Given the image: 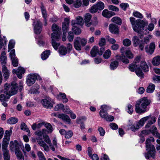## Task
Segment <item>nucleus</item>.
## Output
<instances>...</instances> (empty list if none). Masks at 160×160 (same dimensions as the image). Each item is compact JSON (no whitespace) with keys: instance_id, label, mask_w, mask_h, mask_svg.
<instances>
[{"instance_id":"a211bd4d","label":"nucleus","mask_w":160,"mask_h":160,"mask_svg":"<svg viewBox=\"0 0 160 160\" xmlns=\"http://www.w3.org/2000/svg\"><path fill=\"white\" fill-rule=\"evenodd\" d=\"M92 18V15L89 13L86 14L84 18L85 25L87 27H89L91 25L90 21Z\"/></svg>"},{"instance_id":"f257e3e1","label":"nucleus","mask_w":160,"mask_h":160,"mask_svg":"<svg viewBox=\"0 0 160 160\" xmlns=\"http://www.w3.org/2000/svg\"><path fill=\"white\" fill-rule=\"evenodd\" d=\"M4 88L3 93L10 96L16 94L18 89L20 92L22 91L23 88V83L20 82L18 86L15 82H13L11 84L6 83L4 85Z\"/></svg>"},{"instance_id":"bf43d9fd","label":"nucleus","mask_w":160,"mask_h":160,"mask_svg":"<svg viewBox=\"0 0 160 160\" xmlns=\"http://www.w3.org/2000/svg\"><path fill=\"white\" fill-rule=\"evenodd\" d=\"M44 126L48 130V131H47L48 133L49 132H52L53 130L52 128L51 125L50 123H46L44 124Z\"/></svg>"},{"instance_id":"8fccbe9b","label":"nucleus","mask_w":160,"mask_h":160,"mask_svg":"<svg viewBox=\"0 0 160 160\" xmlns=\"http://www.w3.org/2000/svg\"><path fill=\"white\" fill-rule=\"evenodd\" d=\"M41 8L43 17L44 18H47V12L44 7L42 4V6L41 7Z\"/></svg>"},{"instance_id":"49530a36","label":"nucleus","mask_w":160,"mask_h":160,"mask_svg":"<svg viewBox=\"0 0 160 160\" xmlns=\"http://www.w3.org/2000/svg\"><path fill=\"white\" fill-rule=\"evenodd\" d=\"M95 5L97 6L96 8L98 10V9L100 10H102L104 7V3L101 2H99Z\"/></svg>"},{"instance_id":"2f4dec72","label":"nucleus","mask_w":160,"mask_h":160,"mask_svg":"<svg viewBox=\"0 0 160 160\" xmlns=\"http://www.w3.org/2000/svg\"><path fill=\"white\" fill-rule=\"evenodd\" d=\"M150 118V116H148L142 118L138 122V125L140 127L142 126L144 124L145 122L148 119H149Z\"/></svg>"},{"instance_id":"473e14b6","label":"nucleus","mask_w":160,"mask_h":160,"mask_svg":"<svg viewBox=\"0 0 160 160\" xmlns=\"http://www.w3.org/2000/svg\"><path fill=\"white\" fill-rule=\"evenodd\" d=\"M50 51L49 50H47L44 51L41 55V57L43 60L46 59L49 56Z\"/></svg>"},{"instance_id":"20e7f679","label":"nucleus","mask_w":160,"mask_h":160,"mask_svg":"<svg viewBox=\"0 0 160 160\" xmlns=\"http://www.w3.org/2000/svg\"><path fill=\"white\" fill-rule=\"evenodd\" d=\"M52 30L53 33L51 35L52 38V46L55 50H57L60 45L59 43L56 42L59 39L61 34V29L55 23L53 24L52 26Z\"/></svg>"},{"instance_id":"052dcab7","label":"nucleus","mask_w":160,"mask_h":160,"mask_svg":"<svg viewBox=\"0 0 160 160\" xmlns=\"http://www.w3.org/2000/svg\"><path fill=\"white\" fill-rule=\"evenodd\" d=\"M140 128V126L138 124H133L130 128V129L133 131L135 132L137 130Z\"/></svg>"},{"instance_id":"412c9836","label":"nucleus","mask_w":160,"mask_h":160,"mask_svg":"<svg viewBox=\"0 0 160 160\" xmlns=\"http://www.w3.org/2000/svg\"><path fill=\"white\" fill-rule=\"evenodd\" d=\"M102 15L107 18H110L112 16L114 15L115 13L112 12H109L107 9L104 10L102 12Z\"/></svg>"},{"instance_id":"cd10ccee","label":"nucleus","mask_w":160,"mask_h":160,"mask_svg":"<svg viewBox=\"0 0 160 160\" xmlns=\"http://www.w3.org/2000/svg\"><path fill=\"white\" fill-rule=\"evenodd\" d=\"M48 133V132L46 129H42V130H38L36 131L35 132V134L36 135H37L39 136H41L42 135H44V134H46Z\"/></svg>"},{"instance_id":"c756f323","label":"nucleus","mask_w":160,"mask_h":160,"mask_svg":"<svg viewBox=\"0 0 160 160\" xmlns=\"http://www.w3.org/2000/svg\"><path fill=\"white\" fill-rule=\"evenodd\" d=\"M140 67L145 72H147L148 71V68L147 64L145 62L142 61L140 62Z\"/></svg>"},{"instance_id":"0e129e2a","label":"nucleus","mask_w":160,"mask_h":160,"mask_svg":"<svg viewBox=\"0 0 160 160\" xmlns=\"http://www.w3.org/2000/svg\"><path fill=\"white\" fill-rule=\"evenodd\" d=\"M64 106L62 104H59L57 105L54 108V110L56 111L62 109L63 108Z\"/></svg>"},{"instance_id":"ea45409f","label":"nucleus","mask_w":160,"mask_h":160,"mask_svg":"<svg viewBox=\"0 0 160 160\" xmlns=\"http://www.w3.org/2000/svg\"><path fill=\"white\" fill-rule=\"evenodd\" d=\"M118 65V61H115L112 62L110 65V68L112 70H114L117 68Z\"/></svg>"},{"instance_id":"c03bdc74","label":"nucleus","mask_w":160,"mask_h":160,"mask_svg":"<svg viewBox=\"0 0 160 160\" xmlns=\"http://www.w3.org/2000/svg\"><path fill=\"white\" fill-rule=\"evenodd\" d=\"M4 160H10V154L9 151H2Z\"/></svg>"},{"instance_id":"a19ab883","label":"nucleus","mask_w":160,"mask_h":160,"mask_svg":"<svg viewBox=\"0 0 160 160\" xmlns=\"http://www.w3.org/2000/svg\"><path fill=\"white\" fill-rule=\"evenodd\" d=\"M10 96L9 95H6L3 93L0 95V100L2 102L3 101H6L9 98Z\"/></svg>"},{"instance_id":"c9c22d12","label":"nucleus","mask_w":160,"mask_h":160,"mask_svg":"<svg viewBox=\"0 0 160 160\" xmlns=\"http://www.w3.org/2000/svg\"><path fill=\"white\" fill-rule=\"evenodd\" d=\"M12 131L10 130L9 131L7 130L5 131L4 140L9 141L11 134L12 133Z\"/></svg>"},{"instance_id":"4d7b16f0","label":"nucleus","mask_w":160,"mask_h":160,"mask_svg":"<svg viewBox=\"0 0 160 160\" xmlns=\"http://www.w3.org/2000/svg\"><path fill=\"white\" fill-rule=\"evenodd\" d=\"M100 116L102 118H105L106 117L108 116V114L107 112V111L103 110H101L100 112Z\"/></svg>"},{"instance_id":"39448f33","label":"nucleus","mask_w":160,"mask_h":160,"mask_svg":"<svg viewBox=\"0 0 160 160\" xmlns=\"http://www.w3.org/2000/svg\"><path fill=\"white\" fill-rule=\"evenodd\" d=\"M149 40V39L148 37L144 38V40H140L138 37L136 36H134L132 39L134 46L135 47L138 46L139 48L141 50H143L145 44L148 43Z\"/></svg>"},{"instance_id":"72a5a7b5","label":"nucleus","mask_w":160,"mask_h":160,"mask_svg":"<svg viewBox=\"0 0 160 160\" xmlns=\"http://www.w3.org/2000/svg\"><path fill=\"white\" fill-rule=\"evenodd\" d=\"M16 155L18 159L19 160H24V158L21 152L20 149L15 151Z\"/></svg>"},{"instance_id":"f03ea898","label":"nucleus","mask_w":160,"mask_h":160,"mask_svg":"<svg viewBox=\"0 0 160 160\" xmlns=\"http://www.w3.org/2000/svg\"><path fill=\"white\" fill-rule=\"evenodd\" d=\"M130 22L132 25L134 30L137 32L138 36L140 38H142L143 37V28L145 26V22L142 20L138 19L136 21L135 18L131 17L130 18Z\"/></svg>"},{"instance_id":"1a4fd4ad","label":"nucleus","mask_w":160,"mask_h":160,"mask_svg":"<svg viewBox=\"0 0 160 160\" xmlns=\"http://www.w3.org/2000/svg\"><path fill=\"white\" fill-rule=\"evenodd\" d=\"M10 57L13 66L14 67L17 66L18 65V61L17 58L15 56V52L14 49L12 50L10 52Z\"/></svg>"},{"instance_id":"f3484780","label":"nucleus","mask_w":160,"mask_h":160,"mask_svg":"<svg viewBox=\"0 0 160 160\" xmlns=\"http://www.w3.org/2000/svg\"><path fill=\"white\" fill-rule=\"evenodd\" d=\"M0 62L2 65V67H6L7 62L6 55L4 51H3L0 56Z\"/></svg>"},{"instance_id":"0eeeda50","label":"nucleus","mask_w":160,"mask_h":160,"mask_svg":"<svg viewBox=\"0 0 160 160\" xmlns=\"http://www.w3.org/2000/svg\"><path fill=\"white\" fill-rule=\"evenodd\" d=\"M124 50L125 48L124 47L120 49V52L122 54L121 55V56L117 55L116 56V58L117 60L121 61L123 63L125 64H128L129 63V61L124 55Z\"/></svg>"},{"instance_id":"13d9d810","label":"nucleus","mask_w":160,"mask_h":160,"mask_svg":"<svg viewBox=\"0 0 160 160\" xmlns=\"http://www.w3.org/2000/svg\"><path fill=\"white\" fill-rule=\"evenodd\" d=\"M68 38L69 42H72L73 41L74 38V35L72 32L70 31L68 33Z\"/></svg>"},{"instance_id":"a878e982","label":"nucleus","mask_w":160,"mask_h":160,"mask_svg":"<svg viewBox=\"0 0 160 160\" xmlns=\"http://www.w3.org/2000/svg\"><path fill=\"white\" fill-rule=\"evenodd\" d=\"M2 72L3 73L4 78L7 79L9 76V72L8 70L6 67H2Z\"/></svg>"},{"instance_id":"09e8293b","label":"nucleus","mask_w":160,"mask_h":160,"mask_svg":"<svg viewBox=\"0 0 160 160\" xmlns=\"http://www.w3.org/2000/svg\"><path fill=\"white\" fill-rule=\"evenodd\" d=\"M58 97H60L62 98L63 99V102L66 103L68 101V99L66 97V96L65 93L60 92L59 93V95H58Z\"/></svg>"},{"instance_id":"774afa93","label":"nucleus","mask_w":160,"mask_h":160,"mask_svg":"<svg viewBox=\"0 0 160 160\" xmlns=\"http://www.w3.org/2000/svg\"><path fill=\"white\" fill-rule=\"evenodd\" d=\"M108 8L110 10L116 12L118 11L119 10L118 7L113 5L109 6Z\"/></svg>"},{"instance_id":"7ed1b4c3","label":"nucleus","mask_w":160,"mask_h":160,"mask_svg":"<svg viewBox=\"0 0 160 160\" xmlns=\"http://www.w3.org/2000/svg\"><path fill=\"white\" fill-rule=\"evenodd\" d=\"M150 100L146 97H144L138 101L135 104V111L138 113H142L147 112L149 109L147 108L150 104Z\"/></svg>"},{"instance_id":"7c9ffc66","label":"nucleus","mask_w":160,"mask_h":160,"mask_svg":"<svg viewBox=\"0 0 160 160\" xmlns=\"http://www.w3.org/2000/svg\"><path fill=\"white\" fill-rule=\"evenodd\" d=\"M155 86L154 84L150 83L147 89V92L148 93H152L155 90Z\"/></svg>"},{"instance_id":"6e6552de","label":"nucleus","mask_w":160,"mask_h":160,"mask_svg":"<svg viewBox=\"0 0 160 160\" xmlns=\"http://www.w3.org/2000/svg\"><path fill=\"white\" fill-rule=\"evenodd\" d=\"M37 79V76L35 74H28L27 77L26 83L29 86L32 85L34 83L36 80Z\"/></svg>"},{"instance_id":"6e6d98bb","label":"nucleus","mask_w":160,"mask_h":160,"mask_svg":"<svg viewBox=\"0 0 160 160\" xmlns=\"http://www.w3.org/2000/svg\"><path fill=\"white\" fill-rule=\"evenodd\" d=\"M139 68H138L136 70V73L138 76L141 78H143L144 76V74L142 72V70H139Z\"/></svg>"},{"instance_id":"f704fd0d","label":"nucleus","mask_w":160,"mask_h":160,"mask_svg":"<svg viewBox=\"0 0 160 160\" xmlns=\"http://www.w3.org/2000/svg\"><path fill=\"white\" fill-rule=\"evenodd\" d=\"M18 121V118H16L12 117L7 120V123L9 124H13L17 123Z\"/></svg>"},{"instance_id":"9b49d317","label":"nucleus","mask_w":160,"mask_h":160,"mask_svg":"<svg viewBox=\"0 0 160 160\" xmlns=\"http://www.w3.org/2000/svg\"><path fill=\"white\" fill-rule=\"evenodd\" d=\"M36 140L39 145L42 147L45 151L47 152L49 151V146L43 140L42 138L38 137L37 138Z\"/></svg>"},{"instance_id":"b1692460","label":"nucleus","mask_w":160,"mask_h":160,"mask_svg":"<svg viewBox=\"0 0 160 160\" xmlns=\"http://www.w3.org/2000/svg\"><path fill=\"white\" fill-rule=\"evenodd\" d=\"M99 50L98 47L96 46H94L92 49L90 53L92 57H95L97 54H99Z\"/></svg>"},{"instance_id":"69168bd1","label":"nucleus","mask_w":160,"mask_h":160,"mask_svg":"<svg viewBox=\"0 0 160 160\" xmlns=\"http://www.w3.org/2000/svg\"><path fill=\"white\" fill-rule=\"evenodd\" d=\"M37 154L40 160H46L43 154L41 152H38Z\"/></svg>"},{"instance_id":"3c124183","label":"nucleus","mask_w":160,"mask_h":160,"mask_svg":"<svg viewBox=\"0 0 160 160\" xmlns=\"http://www.w3.org/2000/svg\"><path fill=\"white\" fill-rule=\"evenodd\" d=\"M73 132L71 130L66 131L65 134V138L66 139H69L71 138L73 136Z\"/></svg>"},{"instance_id":"c85d7f7f","label":"nucleus","mask_w":160,"mask_h":160,"mask_svg":"<svg viewBox=\"0 0 160 160\" xmlns=\"http://www.w3.org/2000/svg\"><path fill=\"white\" fill-rule=\"evenodd\" d=\"M58 52L59 54L62 55H66L68 52L66 48L64 46H61L59 49Z\"/></svg>"},{"instance_id":"ddd939ff","label":"nucleus","mask_w":160,"mask_h":160,"mask_svg":"<svg viewBox=\"0 0 160 160\" xmlns=\"http://www.w3.org/2000/svg\"><path fill=\"white\" fill-rule=\"evenodd\" d=\"M69 21L67 18L64 19V21L62 23V29L63 34H66L69 30Z\"/></svg>"},{"instance_id":"5fc2aeb1","label":"nucleus","mask_w":160,"mask_h":160,"mask_svg":"<svg viewBox=\"0 0 160 160\" xmlns=\"http://www.w3.org/2000/svg\"><path fill=\"white\" fill-rule=\"evenodd\" d=\"M43 138L44 140V141L48 144L49 145V144H51V141L50 138L49 136L46 135H43Z\"/></svg>"},{"instance_id":"f8f14e48","label":"nucleus","mask_w":160,"mask_h":160,"mask_svg":"<svg viewBox=\"0 0 160 160\" xmlns=\"http://www.w3.org/2000/svg\"><path fill=\"white\" fill-rule=\"evenodd\" d=\"M52 100L49 97H46L42 100V103L43 106L47 108H51L52 107V104L51 103Z\"/></svg>"},{"instance_id":"423d86ee","label":"nucleus","mask_w":160,"mask_h":160,"mask_svg":"<svg viewBox=\"0 0 160 160\" xmlns=\"http://www.w3.org/2000/svg\"><path fill=\"white\" fill-rule=\"evenodd\" d=\"M146 150L148 151L147 153L145 154V157L147 159L149 158V155L150 157L154 158L155 157V148L154 146L152 144H146Z\"/></svg>"},{"instance_id":"dca6fc26","label":"nucleus","mask_w":160,"mask_h":160,"mask_svg":"<svg viewBox=\"0 0 160 160\" xmlns=\"http://www.w3.org/2000/svg\"><path fill=\"white\" fill-rule=\"evenodd\" d=\"M109 30L111 32L116 34L118 33L119 29L118 26L113 24H111L109 26Z\"/></svg>"},{"instance_id":"e2e57ef3","label":"nucleus","mask_w":160,"mask_h":160,"mask_svg":"<svg viewBox=\"0 0 160 160\" xmlns=\"http://www.w3.org/2000/svg\"><path fill=\"white\" fill-rule=\"evenodd\" d=\"M155 141V139L153 137H151L147 139L146 141L145 144H151V142H154Z\"/></svg>"},{"instance_id":"9d476101","label":"nucleus","mask_w":160,"mask_h":160,"mask_svg":"<svg viewBox=\"0 0 160 160\" xmlns=\"http://www.w3.org/2000/svg\"><path fill=\"white\" fill-rule=\"evenodd\" d=\"M33 25L35 33L39 34L40 33L42 30V24L39 20L34 22Z\"/></svg>"},{"instance_id":"79ce46f5","label":"nucleus","mask_w":160,"mask_h":160,"mask_svg":"<svg viewBox=\"0 0 160 160\" xmlns=\"http://www.w3.org/2000/svg\"><path fill=\"white\" fill-rule=\"evenodd\" d=\"M138 68H139L138 66V65L135 63L131 64L129 65V69L132 72L134 71L135 69H137Z\"/></svg>"},{"instance_id":"de8ad7c7","label":"nucleus","mask_w":160,"mask_h":160,"mask_svg":"<svg viewBox=\"0 0 160 160\" xmlns=\"http://www.w3.org/2000/svg\"><path fill=\"white\" fill-rule=\"evenodd\" d=\"M21 129L22 130H25L28 133H30V131L29 129L27 128L26 124L24 122H22L20 125Z\"/></svg>"},{"instance_id":"680f3d73","label":"nucleus","mask_w":160,"mask_h":160,"mask_svg":"<svg viewBox=\"0 0 160 160\" xmlns=\"http://www.w3.org/2000/svg\"><path fill=\"white\" fill-rule=\"evenodd\" d=\"M133 15L134 17L140 19H142L143 18V16L142 14L137 11L133 12Z\"/></svg>"},{"instance_id":"393cba45","label":"nucleus","mask_w":160,"mask_h":160,"mask_svg":"<svg viewBox=\"0 0 160 160\" xmlns=\"http://www.w3.org/2000/svg\"><path fill=\"white\" fill-rule=\"evenodd\" d=\"M152 63L154 66H158L160 64V56H157L153 59Z\"/></svg>"},{"instance_id":"4be33fe9","label":"nucleus","mask_w":160,"mask_h":160,"mask_svg":"<svg viewBox=\"0 0 160 160\" xmlns=\"http://www.w3.org/2000/svg\"><path fill=\"white\" fill-rule=\"evenodd\" d=\"M58 118L62 119L64 121L66 122L69 123L70 122V119L69 116L67 115L64 114H59L58 115Z\"/></svg>"},{"instance_id":"6ab92c4d","label":"nucleus","mask_w":160,"mask_h":160,"mask_svg":"<svg viewBox=\"0 0 160 160\" xmlns=\"http://www.w3.org/2000/svg\"><path fill=\"white\" fill-rule=\"evenodd\" d=\"M80 38L78 37L74 40V46L75 49L77 50H81L82 48V45L80 43Z\"/></svg>"},{"instance_id":"5701e85b","label":"nucleus","mask_w":160,"mask_h":160,"mask_svg":"<svg viewBox=\"0 0 160 160\" xmlns=\"http://www.w3.org/2000/svg\"><path fill=\"white\" fill-rule=\"evenodd\" d=\"M72 23L73 25H76V24H78L81 26H82L83 24V21L82 18L81 16H78L77 18L76 22H74L73 23V21H72Z\"/></svg>"},{"instance_id":"aec40b11","label":"nucleus","mask_w":160,"mask_h":160,"mask_svg":"<svg viewBox=\"0 0 160 160\" xmlns=\"http://www.w3.org/2000/svg\"><path fill=\"white\" fill-rule=\"evenodd\" d=\"M150 132H151L152 134L154 136L160 139V134L158 132L157 128L154 126H153L149 130Z\"/></svg>"},{"instance_id":"a18cd8bd","label":"nucleus","mask_w":160,"mask_h":160,"mask_svg":"<svg viewBox=\"0 0 160 160\" xmlns=\"http://www.w3.org/2000/svg\"><path fill=\"white\" fill-rule=\"evenodd\" d=\"M82 4V1L80 0H77L73 2V6L75 8H78Z\"/></svg>"},{"instance_id":"338daca9","label":"nucleus","mask_w":160,"mask_h":160,"mask_svg":"<svg viewBox=\"0 0 160 160\" xmlns=\"http://www.w3.org/2000/svg\"><path fill=\"white\" fill-rule=\"evenodd\" d=\"M86 118L85 117H82L78 118L77 120V122L78 124H80L83 122V121L86 120Z\"/></svg>"},{"instance_id":"2eb2a0df","label":"nucleus","mask_w":160,"mask_h":160,"mask_svg":"<svg viewBox=\"0 0 160 160\" xmlns=\"http://www.w3.org/2000/svg\"><path fill=\"white\" fill-rule=\"evenodd\" d=\"M10 149L12 151H16L19 150V145L18 142L15 140L14 142L11 141L10 143Z\"/></svg>"},{"instance_id":"4468645a","label":"nucleus","mask_w":160,"mask_h":160,"mask_svg":"<svg viewBox=\"0 0 160 160\" xmlns=\"http://www.w3.org/2000/svg\"><path fill=\"white\" fill-rule=\"evenodd\" d=\"M155 45L154 42L150 43L149 45H147L145 48L146 52L150 54H152L154 52L155 49Z\"/></svg>"},{"instance_id":"bb28decb","label":"nucleus","mask_w":160,"mask_h":160,"mask_svg":"<svg viewBox=\"0 0 160 160\" xmlns=\"http://www.w3.org/2000/svg\"><path fill=\"white\" fill-rule=\"evenodd\" d=\"M9 141L3 140V141L2 143V151H8V144Z\"/></svg>"},{"instance_id":"e433bc0d","label":"nucleus","mask_w":160,"mask_h":160,"mask_svg":"<svg viewBox=\"0 0 160 160\" xmlns=\"http://www.w3.org/2000/svg\"><path fill=\"white\" fill-rule=\"evenodd\" d=\"M112 21L113 22L118 25H121L122 24V20L119 17H115L112 19Z\"/></svg>"},{"instance_id":"37998d69","label":"nucleus","mask_w":160,"mask_h":160,"mask_svg":"<svg viewBox=\"0 0 160 160\" xmlns=\"http://www.w3.org/2000/svg\"><path fill=\"white\" fill-rule=\"evenodd\" d=\"M111 54V53L110 50L108 49L103 54V57L104 59H107L110 57Z\"/></svg>"},{"instance_id":"603ef678","label":"nucleus","mask_w":160,"mask_h":160,"mask_svg":"<svg viewBox=\"0 0 160 160\" xmlns=\"http://www.w3.org/2000/svg\"><path fill=\"white\" fill-rule=\"evenodd\" d=\"M15 42L13 40H11L9 43L8 47V52H9L12 48H13L14 46Z\"/></svg>"},{"instance_id":"864d4df0","label":"nucleus","mask_w":160,"mask_h":160,"mask_svg":"<svg viewBox=\"0 0 160 160\" xmlns=\"http://www.w3.org/2000/svg\"><path fill=\"white\" fill-rule=\"evenodd\" d=\"M122 43L124 46L128 47L130 45L131 42L129 39L126 38L123 40Z\"/></svg>"},{"instance_id":"4c0bfd02","label":"nucleus","mask_w":160,"mask_h":160,"mask_svg":"<svg viewBox=\"0 0 160 160\" xmlns=\"http://www.w3.org/2000/svg\"><path fill=\"white\" fill-rule=\"evenodd\" d=\"M125 55L126 57L129 59H132L134 57L133 54L131 51L129 50H127L126 51Z\"/></svg>"},{"instance_id":"58836bf2","label":"nucleus","mask_w":160,"mask_h":160,"mask_svg":"<svg viewBox=\"0 0 160 160\" xmlns=\"http://www.w3.org/2000/svg\"><path fill=\"white\" fill-rule=\"evenodd\" d=\"M72 29L75 34L78 35L81 33V29L75 25H73Z\"/></svg>"}]
</instances>
